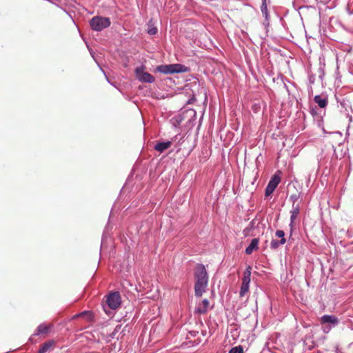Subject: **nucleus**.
<instances>
[{
    "label": "nucleus",
    "mask_w": 353,
    "mask_h": 353,
    "mask_svg": "<svg viewBox=\"0 0 353 353\" xmlns=\"http://www.w3.org/2000/svg\"><path fill=\"white\" fill-rule=\"evenodd\" d=\"M183 139H184V137H183V136H181V137H180V139L178 140V141H177V144H178V145H181V143H183L185 141V140H184Z\"/></svg>",
    "instance_id": "22"
},
{
    "label": "nucleus",
    "mask_w": 353,
    "mask_h": 353,
    "mask_svg": "<svg viewBox=\"0 0 353 353\" xmlns=\"http://www.w3.org/2000/svg\"><path fill=\"white\" fill-rule=\"evenodd\" d=\"M54 345V341H48L44 343L38 351V353H45L52 349Z\"/></svg>",
    "instance_id": "14"
},
{
    "label": "nucleus",
    "mask_w": 353,
    "mask_h": 353,
    "mask_svg": "<svg viewBox=\"0 0 353 353\" xmlns=\"http://www.w3.org/2000/svg\"><path fill=\"white\" fill-rule=\"evenodd\" d=\"M229 353H243V347L241 345L232 347Z\"/></svg>",
    "instance_id": "20"
},
{
    "label": "nucleus",
    "mask_w": 353,
    "mask_h": 353,
    "mask_svg": "<svg viewBox=\"0 0 353 353\" xmlns=\"http://www.w3.org/2000/svg\"><path fill=\"white\" fill-rule=\"evenodd\" d=\"M209 307H210V302L208 299H205L198 305L196 311L199 314H204L208 311Z\"/></svg>",
    "instance_id": "11"
},
{
    "label": "nucleus",
    "mask_w": 353,
    "mask_h": 353,
    "mask_svg": "<svg viewBox=\"0 0 353 353\" xmlns=\"http://www.w3.org/2000/svg\"><path fill=\"white\" fill-rule=\"evenodd\" d=\"M76 317H83L85 318L88 321H91L92 320V314L90 312L88 311H84L79 314H77Z\"/></svg>",
    "instance_id": "17"
},
{
    "label": "nucleus",
    "mask_w": 353,
    "mask_h": 353,
    "mask_svg": "<svg viewBox=\"0 0 353 353\" xmlns=\"http://www.w3.org/2000/svg\"><path fill=\"white\" fill-rule=\"evenodd\" d=\"M276 237L280 238V243L281 244H285L286 242V239L285 238V232L283 230H277L275 233Z\"/></svg>",
    "instance_id": "18"
},
{
    "label": "nucleus",
    "mask_w": 353,
    "mask_h": 353,
    "mask_svg": "<svg viewBox=\"0 0 353 353\" xmlns=\"http://www.w3.org/2000/svg\"><path fill=\"white\" fill-rule=\"evenodd\" d=\"M291 216H290V225L291 228L293 227V225L296 223V220L298 217V215L299 214V204L295 205L294 203L292 205V210L290 212Z\"/></svg>",
    "instance_id": "8"
},
{
    "label": "nucleus",
    "mask_w": 353,
    "mask_h": 353,
    "mask_svg": "<svg viewBox=\"0 0 353 353\" xmlns=\"http://www.w3.org/2000/svg\"><path fill=\"white\" fill-rule=\"evenodd\" d=\"M91 28L94 31H101L110 26V19L103 17H94L90 21Z\"/></svg>",
    "instance_id": "3"
},
{
    "label": "nucleus",
    "mask_w": 353,
    "mask_h": 353,
    "mask_svg": "<svg viewBox=\"0 0 353 353\" xmlns=\"http://www.w3.org/2000/svg\"><path fill=\"white\" fill-rule=\"evenodd\" d=\"M321 322L336 325L339 323V319L334 315H324L321 317Z\"/></svg>",
    "instance_id": "13"
},
{
    "label": "nucleus",
    "mask_w": 353,
    "mask_h": 353,
    "mask_svg": "<svg viewBox=\"0 0 353 353\" xmlns=\"http://www.w3.org/2000/svg\"><path fill=\"white\" fill-rule=\"evenodd\" d=\"M157 70L163 74H174L185 72L188 69L186 66L177 63L159 65Z\"/></svg>",
    "instance_id": "2"
},
{
    "label": "nucleus",
    "mask_w": 353,
    "mask_h": 353,
    "mask_svg": "<svg viewBox=\"0 0 353 353\" xmlns=\"http://www.w3.org/2000/svg\"><path fill=\"white\" fill-rule=\"evenodd\" d=\"M52 324H40L36 330L34 335L47 334L52 328Z\"/></svg>",
    "instance_id": "9"
},
{
    "label": "nucleus",
    "mask_w": 353,
    "mask_h": 353,
    "mask_svg": "<svg viewBox=\"0 0 353 353\" xmlns=\"http://www.w3.org/2000/svg\"><path fill=\"white\" fill-rule=\"evenodd\" d=\"M106 303L110 309H117L121 303V299L119 292H114L109 294L106 299Z\"/></svg>",
    "instance_id": "6"
},
{
    "label": "nucleus",
    "mask_w": 353,
    "mask_h": 353,
    "mask_svg": "<svg viewBox=\"0 0 353 353\" xmlns=\"http://www.w3.org/2000/svg\"><path fill=\"white\" fill-rule=\"evenodd\" d=\"M172 143V141L157 143L154 146V149L161 153L169 148L171 146Z\"/></svg>",
    "instance_id": "12"
},
{
    "label": "nucleus",
    "mask_w": 353,
    "mask_h": 353,
    "mask_svg": "<svg viewBox=\"0 0 353 353\" xmlns=\"http://www.w3.org/2000/svg\"><path fill=\"white\" fill-rule=\"evenodd\" d=\"M281 179L278 175H273L269 181L265 191V196H268L273 193L276 188L280 183Z\"/></svg>",
    "instance_id": "7"
},
{
    "label": "nucleus",
    "mask_w": 353,
    "mask_h": 353,
    "mask_svg": "<svg viewBox=\"0 0 353 353\" xmlns=\"http://www.w3.org/2000/svg\"><path fill=\"white\" fill-rule=\"evenodd\" d=\"M198 334L199 332L196 331H190L187 335V339L190 340V342H192V338L195 337ZM193 343L195 344H199L201 343V340L199 339H195Z\"/></svg>",
    "instance_id": "16"
},
{
    "label": "nucleus",
    "mask_w": 353,
    "mask_h": 353,
    "mask_svg": "<svg viewBox=\"0 0 353 353\" xmlns=\"http://www.w3.org/2000/svg\"><path fill=\"white\" fill-rule=\"evenodd\" d=\"M314 101H315V103H316L318 104V105L320 108H325L327 103V100L325 98H322L319 95L315 96L314 98Z\"/></svg>",
    "instance_id": "15"
},
{
    "label": "nucleus",
    "mask_w": 353,
    "mask_h": 353,
    "mask_svg": "<svg viewBox=\"0 0 353 353\" xmlns=\"http://www.w3.org/2000/svg\"><path fill=\"white\" fill-rule=\"evenodd\" d=\"M145 68L141 66L135 69V74L138 80L141 82L153 83L155 78L150 73L144 71Z\"/></svg>",
    "instance_id": "5"
},
{
    "label": "nucleus",
    "mask_w": 353,
    "mask_h": 353,
    "mask_svg": "<svg viewBox=\"0 0 353 353\" xmlns=\"http://www.w3.org/2000/svg\"><path fill=\"white\" fill-rule=\"evenodd\" d=\"M280 245H282L281 243H280V241H277V240H274L273 239L272 241H271V243H270V248L272 249V250H276L279 248V246Z\"/></svg>",
    "instance_id": "21"
},
{
    "label": "nucleus",
    "mask_w": 353,
    "mask_h": 353,
    "mask_svg": "<svg viewBox=\"0 0 353 353\" xmlns=\"http://www.w3.org/2000/svg\"><path fill=\"white\" fill-rule=\"evenodd\" d=\"M178 139V136H175L174 138L172 139V141H175Z\"/></svg>",
    "instance_id": "23"
},
{
    "label": "nucleus",
    "mask_w": 353,
    "mask_h": 353,
    "mask_svg": "<svg viewBox=\"0 0 353 353\" xmlns=\"http://www.w3.org/2000/svg\"><path fill=\"white\" fill-rule=\"evenodd\" d=\"M251 266L248 265L245 272H243V276L242 278V283L241 290L239 292V296L243 297L249 292V284L250 283L251 277Z\"/></svg>",
    "instance_id": "4"
},
{
    "label": "nucleus",
    "mask_w": 353,
    "mask_h": 353,
    "mask_svg": "<svg viewBox=\"0 0 353 353\" xmlns=\"http://www.w3.org/2000/svg\"><path fill=\"white\" fill-rule=\"evenodd\" d=\"M259 239L254 238L252 240L250 244L246 248L245 253L248 255L251 254L254 250H256L259 248Z\"/></svg>",
    "instance_id": "10"
},
{
    "label": "nucleus",
    "mask_w": 353,
    "mask_h": 353,
    "mask_svg": "<svg viewBox=\"0 0 353 353\" xmlns=\"http://www.w3.org/2000/svg\"><path fill=\"white\" fill-rule=\"evenodd\" d=\"M195 279L194 292L196 296H201L208 283L207 270L203 264L198 263L194 270Z\"/></svg>",
    "instance_id": "1"
},
{
    "label": "nucleus",
    "mask_w": 353,
    "mask_h": 353,
    "mask_svg": "<svg viewBox=\"0 0 353 353\" xmlns=\"http://www.w3.org/2000/svg\"><path fill=\"white\" fill-rule=\"evenodd\" d=\"M148 33L152 35L157 33V28L153 26V25H151V21H150L148 24Z\"/></svg>",
    "instance_id": "19"
}]
</instances>
